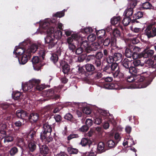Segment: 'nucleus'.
Listing matches in <instances>:
<instances>
[{"instance_id":"obj_31","label":"nucleus","mask_w":156,"mask_h":156,"mask_svg":"<svg viewBox=\"0 0 156 156\" xmlns=\"http://www.w3.org/2000/svg\"><path fill=\"white\" fill-rule=\"evenodd\" d=\"M18 152V149L15 147H14L11 148L9 151V154L11 156H14Z\"/></svg>"},{"instance_id":"obj_59","label":"nucleus","mask_w":156,"mask_h":156,"mask_svg":"<svg viewBox=\"0 0 156 156\" xmlns=\"http://www.w3.org/2000/svg\"><path fill=\"white\" fill-rule=\"evenodd\" d=\"M88 129L89 128L87 126L83 125L79 129V130L82 132H85L88 130Z\"/></svg>"},{"instance_id":"obj_3","label":"nucleus","mask_w":156,"mask_h":156,"mask_svg":"<svg viewBox=\"0 0 156 156\" xmlns=\"http://www.w3.org/2000/svg\"><path fill=\"white\" fill-rule=\"evenodd\" d=\"M64 31L65 34L67 36H69L71 34L70 37L67 38L66 44L68 45L69 49L73 51L76 48V46L73 41H78L80 38V33L76 32L72 34L73 31L69 30H65Z\"/></svg>"},{"instance_id":"obj_11","label":"nucleus","mask_w":156,"mask_h":156,"mask_svg":"<svg viewBox=\"0 0 156 156\" xmlns=\"http://www.w3.org/2000/svg\"><path fill=\"white\" fill-rule=\"evenodd\" d=\"M98 112L99 114H100L99 116L102 117L103 119H105L107 118L109 122L113 125L115 124V122L112 115H110L107 118L106 116H108V114L106 111L101 109H99L98 110Z\"/></svg>"},{"instance_id":"obj_26","label":"nucleus","mask_w":156,"mask_h":156,"mask_svg":"<svg viewBox=\"0 0 156 156\" xmlns=\"http://www.w3.org/2000/svg\"><path fill=\"white\" fill-rule=\"evenodd\" d=\"M36 145L33 141H31L28 143V147L30 151H34L36 148Z\"/></svg>"},{"instance_id":"obj_28","label":"nucleus","mask_w":156,"mask_h":156,"mask_svg":"<svg viewBox=\"0 0 156 156\" xmlns=\"http://www.w3.org/2000/svg\"><path fill=\"white\" fill-rule=\"evenodd\" d=\"M122 55L120 53H115L113 55L114 61L115 62L121 61L122 59Z\"/></svg>"},{"instance_id":"obj_21","label":"nucleus","mask_w":156,"mask_h":156,"mask_svg":"<svg viewBox=\"0 0 156 156\" xmlns=\"http://www.w3.org/2000/svg\"><path fill=\"white\" fill-rule=\"evenodd\" d=\"M100 45L98 42H95L92 43L90 46V48H89V52L92 51H96L100 48Z\"/></svg>"},{"instance_id":"obj_43","label":"nucleus","mask_w":156,"mask_h":156,"mask_svg":"<svg viewBox=\"0 0 156 156\" xmlns=\"http://www.w3.org/2000/svg\"><path fill=\"white\" fill-rule=\"evenodd\" d=\"M89 142V140L88 139L83 138L82 139L80 144L82 146H85L88 144Z\"/></svg>"},{"instance_id":"obj_36","label":"nucleus","mask_w":156,"mask_h":156,"mask_svg":"<svg viewBox=\"0 0 156 156\" xmlns=\"http://www.w3.org/2000/svg\"><path fill=\"white\" fill-rule=\"evenodd\" d=\"M133 18L126 16L122 20V23L125 26H127L129 23L131 21V20Z\"/></svg>"},{"instance_id":"obj_20","label":"nucleus","mask_w":156,"mask_h":156,"mask_svg":"<svg viewBox=\"0 0 156 156\" xmlns=\"http://www.w3.org/2000/svg\"><path fill=\"white\" fill-rule=\"evenodd\" d=\"M121 17L120 16H114L111 19V23L112 24L115 26L119 25L120 22Z\"/></svg>"},{"instance_id":"obj_41","label":"nucleus","mask_w":156,"mask_h":156,"mask_svg":"<svg viewBox=\"0 0 156 156\" xmlns=\"http://www.w3.org/2000/svg\"><path fill=\"white\" fill-rule=\"evenodd\" d=\"M67 151L70 154H76L78 152L77 149L71 147H68L67 148Z\"/></svg>"},{"instance_id":"obj_54","label":"nucleus","mask_w":156,"mask_h":156,"mask_svg":"<svg viewBox=\"0 0 156 156\" xmlns=\"http://www.w3.org/2000/svg\"><path fill=\"white\" fill-rule=\"evenodd\" d=\"M85 123L86 125L89 128V127L91 126L92 125L93 121L91 119H86Z\"/></svg>"},{"instance_id":"obj_13","label":"nucleus","mask_w":156,"mask_h":156,"mask_svg":"<svg viewBox=\"0 0 156 156\" xmlns=\"http://www.w3.org/2000/svg\"><path fill=\"white\" fill-rule=\"evenodd\" d=\"M105 145L103 142H100L98 145H95L92 147V151H96L98 153H101L105 151Z\"/></svg>"},{"instance_id":"obj_45","label":"nucleus","mask_w":156,"mask_h":156,"mask_svg":"<svg viewBox=\"0 0 156 156\" xmlns=\"http://www.w3.org/2000/svg\"><path fill=\"white\" fill-rule=\"evenodd\" d=\"M114 138L116 141V142L118 143L121 140V135L118 133H116L115 134Z\"/></svg>"},{"instance_id":"obj_52","label":"nucleus","mask_w":156,"mask_h":156,"mask_svg":"<svg viewBox=\"0 0 156 156\" xmlns=\"http://www.w3.org/2000/svg\"><path fill=\"white\" fill-rule=\"evenodd\" d=\"M103 119H104L101 116H99L98 117H96L95 119V123L98 125L100 124L101 123Z\"/></svg>"},{"instance_id":"obj_1","label":"nucleus","mask_w":156,"mask_h":156,"mask_svg":"<svg viewBox=\"0 0 156 156\" xmlns=\"http://www.w3.org/2000/svg\"><path fill=\"white\" fill-rule=\"evenodd\" d=\"M50 21L49 19H47L43 21L42 24L41 23L39 28L35 33V34L39 33L41 34H47V36L44 38V41L45 43L48 44L49 49L55 47L57 40L60 39L62 36V32L53 27V24H50Z\"/></svg>"},{"instance_id":"obj_55","label":"nucleus","mask_w":156,"mask_h":156,"mask_svg":"<svg viewBox=\"0 0 156 156\" xmlns=\"http://www.w3.org/2000/svg\"><path fill=\"white\" fill-rule=\"evenodd\" d=\"M83 112L86 114H90L91 113V110L90 109L86 106L83 108L82 110Z\"/></svg>"},{"instance_id":"obj_22","label":"nucleus","mask_w":156,"mask_h":156,"mask_svg":"<svg viewBox=\"0 0 156 156\" xmlns=\"http://www.w3.org/2000/svg\"><path fill=\"white\" fill-rule=\"evenodd\" d=\"M154 53V51L152 50H145L143 53V56L144 58L150 57L153 55Z\"/></svg>"},{"instance_id":"obj_56","label":"nucleus","mask_w":156,"mask_h":156,"mask_svg":"<svg viewBox=\"0 0 156 156\" xmlns=\"http://www.w3.org/2000/svg\"><path fill=\"white\" fill-rule=\"evenodd\" d=\"M64 117L65 119L70 121H72L73 118L72 115L69 113L66 114Z\"/></svg>"},{"instance_id":"obj_16","label":"nucleus","mask_w":156,"mask_h":156,"mask_svg":"<svg viewBox=\"0 0 156 156\" xmlns=\"http://www.w3.org/2000/svg\"><path fill=\"white\" fill-rule=\"evenodd\" d=\"M143 15L142 12L141 11H138L136 13H135L131 17V18H133L131 20V22L132 23H134L135 22L137 23V21L136 20L141 18Z\"/></svg>"},{"instance_id":"obj_10","label":"nucleus","mask_w":156,"mask_h":156,"mask_svg":"<svg viewBox=\"0 0 156 156\" xmlns=\"http://www.w3.org/2000/svg\"><path fill=\"white\" fill-rule=\"evenodd\" d=\"M129 72L133 75H136L135 76L137 77V80L142 82L144 81V77L143 75H139V69L136 68L133 66L130 67L128 69Z\"/></svg>"},{"instance_id":"obj_62","label":"nucleus","mask_w":156,"mask_h":156,"mask_svg":"<svg viewBox=\"0 0 156 156\" xmlns=\"http://www.w3.org/2000/svg\"><path fill=\"white\" fill-rule=\"evenodd\" d=\"M103 56V55L102 52H99L96 54V58L100 60L102 58Z\"/></svg>"},{"instance_id":"obj_61","label":"nucleus","mask_w":156,"mask_h":156,"mask_svg":"<svg viewBox=\"0 0 156 156\" xmlns=\"http://www.w3.org/2000/svg\"><path fill=\"white\" fill-rule=\"evenodd\" d=\"M78 136L77 134H72L68 136L67 138L68 140H70L72 139L78 137Z\"/></svg>"},{"instance_id":"obj_6","label":"nucleus","mask_w":156,"mask_h":156,"mask_svg":"<svg viewBox=\"0 0 156 156\" xmlns=\"http://www.w3.org/2000/svg\"><path fill=\"white\" fill-rule=\"evenodd\" d=\"M29 42V41L27 40L20 43L19 46H16L15 47L13 53L16 54L19 57L23 55L25 52V50L27 49L26 45H28V46H29V45H30Z\"/></svg>"},{"instance_id":"obj_5","label":"nucleus","mask_w":156,"mask_h":156,"mask_svg":"<svg viewBox=\"0 0 156 156\" xmlns=\"http://www.w3.org/2000/svg\"><path fill=\"white\" fill-rule=\"evenodd\" d=\"M152 72H150L149 69H148V68H144L142 70L139 69V75H143L144 77V80H145L144 83H140L139 84L138 83V85L139 84V86H136L134 88H144L146 87L151 82L148 81V79L145 78L148 77L147 73H151Z\"/></svg>"},{"instance_id":"obj_57","label":"nucleus","mask_w":156,"mask_h":156,"mask_svg":"<svg viewBox=\"0 0 156 156\" xmlns=\"http://www.w3.org/2000/svg\"><path fill=\"white\" fill-rule=\"evenodd\" d=\"M112 34L115 37H117L119 36L120 32L118 30L115 29L113 31Z\"/></svg>"},{"instance_id":"obj_8","label":"nucleus","mask_w":156,"mask_h":156,"mask_svg":"<svg viewBox=\"0 0 156 156\" xmlns=\"http://www.w3.org/2000/svg\"><path fill=\"white\" fill-rule=\"evenodd\" d=\"M39 82L37 79H32L24 84L22 83V89L24 91H30L31 89L34 87V83L37 84Z\"/></svg>"},{"instance_id":"obj_58","label":"nucleus","mask_w":156,"mask_h":156,"mask_svg":"<svg viewBox=\"0 0 156 156\" xmlns=\"http://www.w3.org/2000/svg\"><path fill=\"white\" fill-rule=\"evenodd\" d=\"M36 132L34 130H31L30 133L28 134V137H30L31 140L34 139L35 136Z\"/></svg>"},{"instance_id":"obj_14","label":"nucleus","mask_w":156,"mask_h":156,"mask_svg":"<svg viewBox=\"0 0 156 156\" xmlns=\"http://www.w3.org/2000/svg\"><path fill=\"white\" fill-rule=\"evenodd\" d=\"M2 137L4 138V142H9L13 141L14 136L11 134H8L5 131H3Z\"/></svg>"},{"instance_id":"obj_64","label":"nucleus","mask_w":156,"mask_h":156,"mask_svg":"<svg viewBox=\"0 0 156 156\" xmlns=\"http://www.w3.org/2000/svg\"><path fill=\"white\" fill-rule=\"evenodd\" d=\"M95 153H96V151H92V148L90 152L86 153V155L87 156H95Z\"/></svg>"},{"instance_id":"obj_51","label":"nucleus","mask_w":156,"mask_h":156,"mask_svg":"<svg viewBox=\"0 0 156 156\" xmlns=\"http://www.w3.org/2000/svg\"><path fill=\"white\" fill-rule=\"evenodd\" d=\"M96 37L94 34H91L87 37V39L89 42H92L94 41L96 39Z\"/></svg>"},{"instance_id":"obj_46","label":"nucleus","mask_w":156,"mask_h":156,"mask_svg":"<svg viewBox=\"0 0 156 156\" xmlns=\"http://www.w3.org/2000/svg\"><path fill=\"white\" fill-rule=\"evenodd\" d=\"M93 31L92 28L90 27H87L85 28L83 32H84L85 34H88L92 33Z\"/></svg>"},{"instance_id":"obj_38","label":"nucleus","mask_w":156,"mask_h":156,"mask_svg":"<svg viewBox=\"0 0 156 156\" xmlns=\"http://www.w3.org/2000/svg\"><path fill=\"white\" fill-rule=\"evenodd\" d=\"M113 76L114 78H119L120 79L122 78L123 76V74L120 72L119 70H117L113 74Z\"/></svg>"},{"instance_id":"obj_12","label":"nucleus","mask_w":156,"mask_h":156,"mask_svg":"<svg viewBox=\"0 0 156 156\" xmlns=\"http://www.w3.org/2000/svg\"><path fill=\"white\" fill-rule=\"evenodd\" d=\"M32 62L34 69L38 71L43 65L41 61L40 58L38 56H34L32 59Z\"/></svg>"},{"instance_id":"obj_27","label":"nucleus","mask_w":156,"mask_h":156,"mask_svg":"<svg viewBox=\"0 0 156 156\" xmlns=\"http://www.w3.org/2000/svg\"><path fill=\"white\" fill-rule=\"evenodd\" d=\"M12 97L15 100H18L22 98V95L20 92L16 91L12 94Z\"/></svg>"},{"instance_id":"obj_32","label":"nucleus","mask_w":156,"mask_h":156,"mask_svg":"<svg viewBox=\"0 0 156 156\" xmlns=\"http://www.w3.org/2000/svg\"><path fill=\"white\" fill-rule=\"evenodd\" d=\"M117 143L116 142H115L113 140H109L107 143V145L109 147L111 148L114 147L117 144Z\"/></svg>"},{"instance_id":"obj_34","label":"nucleus","mask_w":156,"mask_h":156,"mask_svg":"<svg viewBox=\"0 0 156 156\" xmlns=\"http://www.w3.org/2000/svg\"><path fill=\"white\" fill-rule=\"evenodd\" d=\"M130 63V61L127 59L125 58L123 61L122 64L123 67L128 70L129 69V64Z\"/></svg>"},{"instance_id":"obj_49","label":"nucleus","mask_w":156,"mask_h":156,"mask_svg":"<svg viewBox=\"0 0 156 156\" xmlns=\"http://www.w3.org/2000/svg\"><path fill=\"white\" fill-rule=\"evenodd\" d=\"M25 144L23 139L20 138L18 140L17 145L20 147H22Z\"/></svg>"},{"instance_id":"obj_4","label":"nucleus","mask_w":156,"mask_h":156,"mask_svg":"<svg viewBox=\"0 0 156 156\" xmlns=\"http://www.w3.org/2000/svg\"><path fill=\"white\" fill-rule=\"evenodd\" d=\"M52 128L48 123L43 125L42 131L41 133L40 138L44 143L48 144L52 141L53 138L51 136Z\"/></svg>"},{"instance_id":"obj_18","label":"nucleus","mask_w":156,"mask_h":156,"mask_svg":"<svg viewBox=\"0 0 156 156\" xmlns=\"http://www.w3.org/2000/svg\"><path fill=\"white\" fill-rule=\"evenodd\" d=\"M155 63L153 60L151 59H148L146 61L145 66L148 68L150 72H153L151 71V70L153 69V67L155 66Z\"/></svg>"},{"instance_id":"obj_40","label":"nucleus","mask_w":156,"mask_h":156,"mask_svg":"<svg viewBox=\"0 0 156 156\" xmlns=\"http://www.w3.org/2000/svg\"><path fill=\"white\" fill-rule=\"evenodd\" d=\"M132 63L135 66H142L144 65L143 63H141L140 61L138 59L134 60L133 62Z\"/></svg>"},{"instance_id":"obj_47","label":"nucleus","mask_w":156,"mask_h":156,"mask_svg":"<svg viewBox=\"0 0 156 156\" xmlns=\"http://www.w3.org/2000/svg\"><path fill=\"white\" fill-rule=\"evenodd\" d=\"M50 24L52 23L53 24V27H55V29L56 30L58 29L57 27H58V29H63V25L61 23H60L59 22H58L57 23V25L55 26V24L54 23H51V22H50Z\"/></svg>"},{"instance_id":"obj_9","label":"nucleus","mask_w":156,"mask_h":156,"mask_svg":"<svg viewBox=\"0 0 156 156\" xmlns=\"http://www.w3.org/2000/svg\"><path fill=\"white\" fill-rule=\"evenodd\" d=\"M130 5L125 10L124 13L126 16L130 17L133 14V9L136 5V0H130Z\"/></svg>"},{"instance_id":"obj_15","label":"nucleus","mask_w":156,"mask_h":156,"mask_svg":"<svg viewBox=\"0 0 156 156\" xmlns=\"http://www.w3.org/2000/svg\"><path fill=\"white\" fill-rule=\"evenodd\" d=\"M102 87L104 88L107 89H120L118 85L116 83H105Z\"/></svg>"},{"instance_id":"obj_19","label":"nucleus","mask_w":156,"mask_h":156,"mask_svg":"<svg viewBox=\"0 0 156 156\" xmlns=\"http://www.w3.org/2000/svg\"><path fill=\"white\" fill-rule=\"evenodd\" d=\"M16 114L18 118L21 119H23L27 116L26 112L21 109L17 110L16 112Z\"/></svg>"},{"instance_id":"obj_33","label":"nucleus","mask_w":156,"mask_h":156,"mask_svg":"<svg viewBox=\"0 0 156 156\" xmlns=\"http://www.w3.org/2000/svg\"><path fill=\"white\" fill-rule=\"evenodd\" d=\"M105 31L104 30H99L96 32L97 37L100 39L102 38L105 34Z\"/></svg>"},{"instance_id":"obj_48","label":"nucleus","mask_w":156,"mask_h":156,"mask_svg":"<svg viewBox=\"0 0 156 156\" xmlns=\"http://www.w3.org/2000/svg\"><path fill=\"white\" fill-rule=\"evenodd\" d=\"M111 70L112 71H114L116 70H119V67L118 65L116 63H113L110 66Z\"/></svg>"},{"instance_id":"obj_63","label":"nucleus","mask_w":156,"mask_h":156,"mask_svg":"<svg viewBox=\"0 0 156 156\" xmlns=\"http://www.w3.org/2000/svg\"><path fill=\"white\" fill-rule=\"evenodd\" d=\"M83 51V49L81 47L78 48L76 50V53L77 55L81 54Z\"/></svg>"},{"instance_id":"obj_39","label":"nucleus","mask_w":156,"mask_h":156,"mask_svg":"<svg viewBox=\"0 0 156 156\" xmlns=\"http://www.w3.org/2000/svg\"><path fill=\"white\" fill-rule=\"evenodd\" d=\"M69 69V66L68 64H65L62 66V71L65 74L68 73Z\"/></svg>"},{"instance_id":"obj_23","label":"nucleus","mask_w":156,"mask_h":156,"mask_svg":"<svg viewBox=\"0 0 156 156\" xmlns=\"http://www.w3.org/2000/svg\"><path fill=\"white\" fill-rule=\"evenodd\" d=\"M29 118L31 122H36L38 120L39 115L37 113H33L30 115Z\"/></svg>"},{"instance_id":"obj_53","label":"nucleus","mask_w":156,"mask_h":156,"mask_svg":"<svg viewBox=\"0 0 156 156\" xmlns=\"http://www.w3.org/2000/svg\"><path fill=\"white\" fill-rule=\"evenodd\" d=\"M76 105L79 108H80L83 110V108L86 106V104L85 103H78L76 104Z\"/></svg>"},{"instance_id":"obj_37","label":"nucleus","mask_w":156,"mask_h":156,"mask_svg":"<svg viewBox=\"0 0 156 156\" xmlns=\"http://www.w3.org/2000/svg\"><path fill=\"white\" fill-rule=\"evenodd\" d=\"M127 80L129 82H131L135 81L136 83H138V82H140L139 81L137 80V77L136 78L135 76H127Z\"/></svg>"},{"instance_id":"obj_35","label":"nucleus","mask_w":156,"mask_h":156,"mask_svg":"<svg viewBox=\"0 0 156 156\" xmlns=\"http://www.w3.org/2000/svg\"><path fill=\"white\" fill-rule=\"evenodd\" d=\"M85 68L86 70L88 72H92L95 69L94 65L90 64H87L85 65Z\"/></svg>"},{"instance_id":"obj_44","label":"nucleus","mask_w":156,"mask_h":156,"mask_svg":"<svg viewBox=\"0 0 156 156\" xmlns=\"http://www.w3.org/2000/svg\"><path fill=\"white\" fill-rule=\"evenodd\" d=\"M133 53L132 51L129 48H126L125 50V55L127 58L131 57Z\"/></svg>"},{"instance_id":"obj_24","label":"nucleus","mask_w":156,"mask_h":156,"mask_svg":"<svg viewBox=\"0 0 156 156\" xmlns=\"http://www.w3.org/2000/svg\"><path fill=\"white\" fill-rule=\"evenodd\" d=\"M38 80L40 81L39 83H38L37 84H36L35 83H34V89L35 90H41L45 88V87L44 84H40L41 82V80L39 79Z\"/></svg>"},{"instance_id":"obj_50","label":"nucleus","mask_w":156,"mask_h":156,"mask_svg":"<svg viewBox=\"0 0 156 156\" xmlns=\"http://www.w3.org/2000/svg\"><path fill=\"white\" fill-rule=\"evenodd\" d=\"M50 58L51 60L54 63H55L58 61V57L57 55L55 54H53L52 55Z\"/></svg>"},{"instance_id":"obj_25","label":"nucleus","mask_w":156,"mask_h":156,"mask_svg":"<svg viewBox=\"0 0 156 156\" xmlns=\"http://www.w3.org/2000/svg\"><path fill=\"white\" fill-rule=\"evenodd\" d=\"M81 44V47L83 48L87 52H89L90 46L89 45L88 43H87L86 40L82 42H80Z\"/></svg>"},{"instance_id":"obj_42","label":"nucleus","mask_w":156,"mask_h":156,"mask_svg":"<svg viewBox=\"0 0 156 156\" xmlns=\"http://www.w3.org/2000/svg\"><path fill=\"white\" fill-rule=\"evenodd\" d=\"M65 9H64L62 11L57 12L56 13L54 14L53 16L54 17H57L59 18H61L64 16V11Z\"/></svg>"},{"instance_id":"obj_29","label":"nucleus","mask_w":156,"mask_h":156,"mask_svg":"<svg viewBox=\"0 0 156 156\" xmlns=\"http://www.w3.org/2000/svg\"><path fill=\"white\" fill-rule=\"evenodd\" d=\"M3 119L2 120V122L0 123V129L1 130L0 133L1 134H3V131H5V130L7 128V122L3 121Z\"/></svg>"},{"instance_id":"obj_2","label":"nucleus","mask_w":156,"mask_h":156,"mask_svg":"<svg viewBox=\"0 0 156 156\" xmlns=\"http://www.w3.org/2000/svg\"><path fill=\"white\" fill-rule=\"evenodd\" d=\"M40 47H38L35 44H32L29 46L27 49L25 50L24 53L18 57L20 64L22 65L25 64L27 62L28 59L30 58L31 53L35 52L37 50L39 56L44 59L45 55V51L43 48L40 49Z\"/></svg>"},{"instance_id":"obj_17","label":"nucleus","mask_w":156,"mask_h":156,"mask_svg":"<svg viewBox=\"0 0 156 156\" xmlns=\"http://www.w3.org/2000/svg\"><path fill=\"white\" fill-rule=\"evenodd\" d=\"M40 151L41 153L43 156H45L48 154V148L45 145H41L39 144Z\"/></svg>"},{"instance_id":"obj_30","label":"nucleus","mask_w":156,"mask_h":156,"mask_svg":"<svg viewBox=\"0 0 156 156\" xmlns=\"http://www.w3.org/2000/svg\"><path fill=\"white\" fill-rule=\"evenodd\" d=\"M152 7L151 4L147 2L143 3L141 5L142 8L146 9H151L152 8Z\"/></svg>"},{"instance_id":"obj_7","label":"nucleus","mask_w":156,"mask_h":156,"mask_svg":"<svg viewBox=\"0 0 156 156\" xmlns=\"http://www.w3.org/2000/svg\"><path fill=\"white\" fill-rule=\"evenodd\" d=\"M145 34L148 38L156 36V23L154 22H151L147 26L145 30Z\"/></svg>"},{"instance_id":"obj_60","label":"nucleus","mask_w":156,"mask_h":156,"mask_svg":"<svg viewBox=\"0 0 156 156\" xmlns=\"http://www.w3.org/2000/svg\"><path fill=\"white\" fill-rule=\"evenodd\" d=\"M126 139L127 140V141H129V140H131L132 143H131L130 142V146H133L135 144V143H134V141L133 140V138L130 136H127L126 138Z\"/></svg>"}]
</instances>
